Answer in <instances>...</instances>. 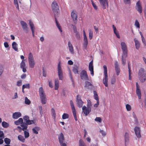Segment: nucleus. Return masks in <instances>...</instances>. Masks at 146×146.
Instances as JSON below:
<instances>
[{"instance_id": "f257e3e1", "label": "nucleus", "mask_w": 146, "mask_h": 146, "mask_svg": "<svg viewBox=\"0 0 146 146\" xmlns=\"http://www.w3.org/2000/svg\"><path fill=\"white\" fill-rule=\"evenodd\" d=\"M52 10L54 14V18L55 19L56 23V25L58 28L60 32H62V30L61 27L60 25L59 24H58V21H57L56 17L58 16V13L59 12V7L57 3L56 2L54 1L52 2Z\"/></svg>"}, {"instance_id": "f03ea898", "label": "nucleus", "mask_w": 146, "mask_h": 146, "mask_svg": "<svg viewBox=\"0 0 146 146\" xmlns=\"http://www.w3.org/2000/svg\"><path fill=\"white\" fill-rule=\"evenodd\" d=\"M121 46L123 54L122 56L121 60L122 64H125L126 63V58L127 56V45L124 42H121Z\"/></svg>"}, {"instance_id": "7ed1b4c3", "label": "nucleus", "mask_w": 146, "mask_h": 146, "mask_svg": "<svg viewBox=\"0 0 146 146\" xmlns=\"http://www.w3.org/2000/svg\"><path fill=\"white\" fill-rule=\"evenodd\" d=\"M138 74L140 81L141 82H145L146 80V72L143 68H141L139 70Z\"/></svg>"}, {"instance_id": "20e7f679", "label": "nucleus", "mask_w": 146, "mask_h": 146, "mask_svg": "<svg viewBox=\"0 0 146 146\" xmlns=\"http://www.w3.org/2000/svg\"><path fill=\"white\" fill-rule=\"evenodd\" d=\"M39 92L42 104H45L46 103V95L42 87H40L39 88Z\"/></svg>"}, {"instance_id": "39448f33", "label": "nucleus", "mask_w": 146, "mask_h": 146, "mask_svg": "<svg viewBox=\"0 0 146 146\" xmlns=\"http://www.w3.org/2000/svg\"><path fill=\"white\" fill-rule=\"evenodd\" d=\"M58 139L61 146H67L66 144L65 143H63L64 139V135L62 133H61L58 135Z\"/></svg>"}, {"instance_id": "423d86ee", "label": "nucleus", "mask_w": 146, "mask_h": 146, "mask_svg": "<svg viewBox=\"0 0 146 146\" xmlns=\"http://www.w3.org/2000/svg\"><path fill=\"white\" fill-rule=\"evenodd\" d=\"M70 104L72 112L74 119L76 121H77V119L76 116V109L74 104H73V102L72 100H70Z\"/></svg>"}, {"instance_id": "0eeeda50", "label": "nucleus", "mask_w": 146, "mask_h": 146, "mask_svg": "<svg viewBox=\"0 0 146 146\" xmlns=\"http://www.w3.org/2000/svg\"><path fill=\"white\" fill-rule=\"evenodd\" d=\"M20 23L22 26L23 30L26 33H28L29 32V28L28 27V25L27 23L24 21H21L20 22Z\"/></svg>"}, {"instance_id": "6e6552de", "label": "nucleus", "mask_w": 146, "mask_h": 146, "mask_svg": "<svg viewBox=\"0 0 146 146\" xmlns=\"http://www.w3.org/2000/svg\"><path fill=\"white\" fill-rule=\"evenodd\" d=\"M76 102L79 108H81L82 107L83 102L81 99V96L79 95L76 96Z\"/></svg>"}, {"instance_id": "1a4fd4ad", "label": "nucleus", "mask_w": 146, "mask_h": 146, "mask_svg": "<svg viewBox=\"0 0 146 146\" xmlns=\"http://www.w3.org/2000/svg\"><path fill=\"white\" fill-rule=\"evenodd\" d=\"M100 3L104 9H105L108 7V0H99Z\"/></svg>"}, {"instance_id": "9d476101", "label": "nucleus", "mask_w": 146, "mask_h": 146, "mask_svg": "<svg viewBox=\"0 0 146 146\" xmlns=\"http://www.w3.org/2000/svg\"><path fill=\"white\" fill-rule=\"evenodd\" d=\"M58 71L59 79L62 80L63 78V73L60 64H58Z\"/></svg>"}, {"instance_id": "9b49d317", "label": "nucleus", "mask_w": 146, "mask_h": 146, "mask_svg": "<svg viewBox=\"0 0 146 146\" xmlns=\"http://www.w3.org/2000/svg\"><path fill=\"white\" fill-rule=\"evenodd\" d=\"M80 76L82 80H88V77L86 71L83 70L80 73Z\"/></svg>"}, {"instance_id": "f8f14e48", "label": "nucleus", "mask_w": 146, "mask_h": 146, "mask_svg": "<svg viewBox=\"0 0 146 146\" xmlns=\"http://www.w3.org/2000/svg\"><path fill=\"white\" fill-rule=\"evenodd\" d=\"M136 93L138 96V98L140 99H141V91L140 89L139 86L138 85L137 82H136Z\"/></svg>"}, {"instance_id": "ddd939ff", "label": "nucleus", "mask_w": 146, "mask_h": 146, "mask_svg": "<svg viewBox=\"0 0 146 146\" xmlns=\"http://www.w3.org/2000/svg\"><path fill=\"white\" fill-rule=\"evenodd\" d=\"M82 112L85 114V116H87L91 111V109L87 108L86 106H84L82 108Z\"/></svg>"}, {"instance_id": "4468645a", "label": "nucleus", "mask_w": 146, "mask_h": 146, "mask_svg": "<svg viewBox=\"0 0 146 146\" xmlns=\"http://www.w3.org/2000/svg\"><path fill=\"white\" fill-rule=\"evenodd\" d=\"M134 131L135 134L138 138H140L141 137L140 134V128L139 127H136L134 128Z\"/></svg>"}, {"instance_id": "2eb2a0df", "label": "nucleus", "mask_w": 146, "mask_h": 146, "mask_svg": "<svg viewBox=\"0 0 146 146\" xmlns=\"http://www.w3.org/2000/svg\"><path fill=\"white\" fill-rule=\"evenodd\" d=\"M136 8L138 11L141 13L142 11V8L139 1L137 2L136 4Z\"/></svg>"}, {"instance_id": "dca6fc26", "label": "nucleus", "mask_w": 146, "mask_h": 146, "mask_svg": "<svg viewBox=\"0 0 146 146\" xmlns=\"http://www.w3.org/2000/svg\"><path fill=\"white\" fill-rule=\"evenodd\" d=\"M28 60L29 64H35L33 56L31 52L29 53V54Z\"/></svg>"}, {"instance_id": "f3484780", "label": "nucleus", "mask_w": 146, "mask_h": 146, "mask_svg": "<svg viewBox=\"0 0 146 146\" xmlns=\"http://www.w3.org/2000/svg\"><path fill=\"white\" fill-rule=\"evenodd\" d=\"M74 11H73L71 13V16L75 23L77 21V14L74 12Z\"/></svg>"}, {"instance_id": "a211bd4d", "label": "nucleus", "mask_w": 146, "mask_h": 146, "mask_svg": "<svg viewBox=\"0 0 146 146\" xmlns=\"http://www.w3.org/2000/svg\"><path fill=\"white\" fill-rule=\"evenodd\" d=\"M108 75H104V77L103 80V83L106 87L108 86Z\"/></svg>"}, {"instance_id": "6ab92c4d", "label": "nucleus", "mask_w": 146, "mask_h": 146, "mask_svg": "<svg viewBox=\"0 0 146 146\" xmlns=\"http://www.w3.org/2000/svg\"><path fill=\"white\" fill-rule=\"evenodd\" d=\"M21 113L19 112H15L12 115L13 118L14 119H17L21 117Z\"/></svg>"}, {"instance_id": "aec40b11", "label": "nucleus", "mask_w": 146, "mask_h": 146, "mask_svg": "<svg viewBox=\"0 0 146 146\" xmlns=\"http://www.w3.org/2000/svg\"><path fill=\"white\" fill-rule=\"evenodd\" d=\"M85 87L87 89H91L93 87V85L90 82L86 81L85 82Z\"/></svg>"}, {"instance_id": "412c9836", "label": "nucleus", "mask_w": 146, "mask_h": 146, "mask_svg": "<svg viewBox=\"0 0 146 146\" xmlns=\"http://www.w3.org/2000/svg\"><path fill=\"white\" fill-rule=\"evenodd\" d=\"M93 64H89V69L90 72V74L92 76H94V66Z\"/></svg>"}, {"instance_id": "4be33fe9", "label": "nucleus", "mask_w": 146, "mask_h": 146, "mask_svg": "<svg viewBox=\"0 0 146 146\" xmlns=\"http://www.w3.org/2000/svg\"><path fill=\"white\" fill-rule=\"evenodd\" d=\"M14 123L15 124L17 125H21L23 123V119L22 118H20L18 120L15 121Z\"/></svg>"}, {"instance_id": "5701e85b", "label": "nucleus", "mask_w": 146, "mask_h": 146, "mask_svg": "<svg viewBox=\"0 0 146 146\" xmlns=\"http://www.w3.org/2000/svg\"><path fill=\"white\" fill-rule=\"evenodd\" d=\"M134 41L135 43L136 48L137 49H138L140 47V43L139 41L136 39V38L134 39Z\"/></svg>"}, {"instance_id": "b1692460", "label": "nucleus", "mask_w": 146, "mask_h": 146, "mask_svg": "<svg viewBox=\"0 0 146 146\" xmlns=\"http://www.w3.org/2000/svg\"><path fill=\"white\" fill-rule=\"evenodd\" d=\"M68 70L69 77L72 81L73 86L74 87L75 86L74 83V81L73 78H72V75L71 74V71H70V68H68Z\"/></svg>"}, {"instance_id": "393cba45", "label": "nucleus", "mask_w": 146, "mask_h": 146, "mask_svg": "<svg viewBox=\"0 0 146 146\" xmlns=\"http://www.w3.org/2000/svg\"><path fill=\"white\" fill-rule=\"evenodd\" d=\"M40 130V128L39 127H36L32 129L33 133L35 134H38V131Z\"/></svg>"}, {"instance_id": "a878e982", "label": "nucleus", "mask_w": 146, "mask_h": 146, "mask_svg": "<svg viewBox=\"0 0 146 146\" xmlns=\"http://www.w3.org/2000/svg\"><path fill=\"white\" fill-rule=\"evenodd\" d=\"M59 81L58 79H56L55 80V89L57 90L59 88Z\"/></svg>"}, {"instance_id": "bb28decb", "label": "nucleus", "mask_w": 146, "mask_h": 146, "mask_svg": "<svg viewBox=\"0 0 146 146\" xmlns=\"http://www.w3.org/2000/svg\"><path fill=\"white\" fill-rule=\"evenodd\" d=\"M17 43L15 42H13L12 43V48L16 51H17L18 50V49L17 47Z\"/></svg>"}, {"instance_id": "cd10ccee", "label": "nucleus", "mask_w": 146, "mask_h": 146, "mask_svg": "<svg viewBox=\"0 0 146 146\" xmlns=\"http://www.w3.org/2000/svg\"><path fill=\"white\" fill-rule=\"evenodd\" d=\"M78 66H77L76 64L74 65L73 68V71L75 74L78 73Z\"/></svg>"}, {"instance_id": "c85d7f7f", "label": "nucleus", "mask_w": 146, "mask_h": 146, "mask_svg": "<svg viewBox=\"0 0 146 146\" xmlns=\"http://www.w3.org/2000/svg\"><path fill=\"white\" fill-rule=\"evenodd\" d=\"M21 126L22 127V130L25 131V130L27 129V125L25 123H23L21 125Z\"/></svg>"}, {"instance_id": "c756f323", "label": "nucleus", "mask_w": 146, "mask_h": 146, "mask_svg": "<svg viewBox=\"0 0 146 146\" xmlns=\"http://www.w3.org/2000/svg\"><path fill=\"white\" fill-rule=\"evenodd\" d=\"M115 67L116 74L117 76H118L120 72V69L119 67L118 64H115Z\"/></svg>"}, {"instance_id": "7c9ffc66", "label": "nucleus", "mask_w": 146, "mask_h": 146, "mask_svg": "<svg viewBox=\"0 0 146 146\" xmlns=\"http://www.w3.org/2000/svg\"><path fill=\"white\" fill-rule=\"evenodd\" d=\"M29 23L32 31H35L34 30L35 28L34 27V25L33 23L30 20L29 21Z\"/></svg>"}, {"instance_id": "2f4dec72", "label": "nucleus", "mask_w": 146, "mask_h": 146, "mask_svg": "<svg viewBox=\"0 0 146 146\" xmlns=\"http://www.w3.org/2000/svg\"><path fill=\"white\" fill-rule=\"evenodd\" d=\"M18 139L23 142H24L25 141V139L24 137L21 135H19L18 136Z\"/></svg>"}, {"instance_id": "473e14b6", "label": "nucleus", "mask_w": 146, "mask_h": 146, "mask_svg": "<svg viewBox=\"0 0 146 146\" xmlns=\"http://www.w3.org/2000/svg\"><path fill=\"white\" fill-rule=\"evenodd\" d=\"M2 125L3 127L5 128H7L9 126V123L4 121L2 122Z\"/></svg>"}, {"instance_id": "72a5a7b5", "label": "nucleus", "mask_w": 146, "mask_h": 146, "mask_svg": "<svg viewBox=\"0 0 146 146\" xmlns=\"http://www.w3.org/2000/svg\"><path fill=\"white\" fill-rule=\"evenodd\" d=\"M125 144L129 140V134L127 133H126L125 135Z\"/></svg>"}, {"instance_id": "f704fd0d", "label": "nucleus", "mask_w": 146, "mask_h": 146, "mask_svg": "<svg viewBox=\"0 0 146 146\" xmlns=\"http://www.w3.org/2000/svg\"><path fill=\"white\" fill-rule=\"evenodd\" d=\"M88 44V41L87 39H84L83 46L86 49Z\"/></svg>"}, {"instance_id": "c9c22d12", "label": "nucleus", "mask_w": 146, "mask_h": 146, "mask_svg": "<svg viewBox=\"0 0 146 146\" xmlns=\"http://www.w3.org/2000/svg\"><path fill=\"white\" fill-rule=\"evenodd\" d=\"M20 66L21 68L22 69L23 71V72H25L27 71L26 64H21Z\"/></svg>"}, {"instance_id": "e433bc0d", "label": "nucleus", "mask_w": 146, "mask_h": 146, "mask_svg": "<svg viewBox=\"0 0 146 146\" xmlns=\"http://www.w3.org/2000/svg\"><path fill=\"white\" fill-rule=\"evenodd\" d=\"M94 98L95 99L96 101L99 100V99L98 95L97 94V92L96 91H94Z\"/></svg>"}, {"instance_id": "4c0bfd02", "label": "nucleus", "mask_w": 146, "mask_h": 146, "mask_svg": "<svg viewBox=\"0 0 146 146\" xmlns=\"http://www.w3.org/2000/svg\"><path fill=\"white\" fill-rule=\"evenodd\" d=\"M69 116L68 114L66 113H64L62 115V119H68Z\"/></svg>"}, {"instance_id": "58836bf2", "label": "nucleus", "mask_w": 146, "mask_h": 146, "mask_svg": "<svg viewBox=\"0 0 146 146\" xmlns=\"http://www.w3.org/2000/svg\"><path fill=\"white\" fill-rule=\"evenodd\" d=\"M87 108H89V109H91V107L92 106L91 102V101L88 100H87Z\"/></svg>"}, {"instance_id": "ea45409f", "label": "nucleus", "mask_w": 146, "mask_h": 146, "mask_svg": "<svg viewBox=\"0 0 146 146\" xmlns=\"http://www.w3.org/2000/svg\"><path fill=\"white\" fill-rule=\"evenodd\" d=\"M79 146H86L84 142L82 139H80L79 140Z\"/></svg>"}, {"instance_id": "a19ab883", "label": "nucleus", "mask_w": 146, "mask_h": 146, "mask_svg": "<svg viewBox=\"0 0 146 146\" xmlns=\"http://www.w3.org/2000/svg\"><path fill=\"white\" fill-rule=\"evenodd\" d=\"M128 68L129 69V80H131V68H130V66H129V64H128Z\"/></svg>"}, {"instance_id": "79ce46f5", "label": "nucleus", "mask_w": 146, "mask_h": 146, "mask_svg": "<svg viewBox=\"0 0 146 146\" xmlns=\"http://www.w3.org/2000/svg\"><path fill=\"white\" fill-rule=\"evenodd\" d=\"M4 142L6 144H9L10 143L11 140L9 138H6L4 139Z\"/></svg>"}, {"instance_id": "37998d69", "label": "nucleus", "mask_w": 146, "mask_h": 146, "mask_svg": "<svg viewBox=\"0 0 146 146\" xmlns=\"http://www.w3.org/2000/svg\"><path fill=\"white\" fill-rule=\"evenodd\" d=\"M52 115L54 118H55L56 117V114L55 113V110L54 108H52L51 110Z\"/></svg>"}, {"instance_id": "c03bdc74", "label": "nucleus", "mask_w": 146, "mask_h": 146, "mask_svg": "<svg viewBox=\"0 0 146 146\" xmlns=\"http://www.w3.org/2000/svg\"><path fill=\"white\" fill-rule=\"evenodd\" d=\"M93 32L91 30H89V38L90 40L92 38Z\"/></svg>"}, {"instance_id": "a18cd8bd", "label": "nucleus", "mask_w": 146, "mask_h": 146, "mask_svg": "<svg viewBox=\"0 0 146 146\" xmlns=\"http://www.w3.org/2000/svg\"><path fill=\"white\" fill-rule=\"evenodd\" d=\"M34 121L33 120H27V121H26V123L27 124V125H31L34 123Z\"/></svg>"}, {"instance_id": "49530a36", "label": "nucleus", "mask_w": 146, "mask_h": 146, "mask_svg": "<svg viewBox=\"0 0 146 146\" xmlns=\"http://www.w3.org/2000/svg\"><path fill=\"white\" fill-rule=\"evenodd\" d=\"M25 103L27 105H29L31 103V101L27 97H26L25 98Z\"/></svg>"}, {"instance_id": "de8ad7c7", "label": "nucleus", "mask_w": 146, "mask_h": 146, "mask_svg": "<svg viewBox=\"0 0 146 146\" xmlns=\"http://www.w3.org/2000/svg\"><path fill=\"white\" fill-rule=\"evenodd\" d=\"M24 134L25 136V138H28L29 136V133L25 131H24Z\"/></svg>"}, {"instance_id": "09e8293b", "label": "nucleus", "mask_w": 146, "mask_h": 146, "mask_svg": "<svg viewBox=\"0 0 146 146\" xmlns=\"http://www.w3.org/2000/svg\"><path fill=\"white\" fill-rule=\"evenodd\" d=\"M135 25L138 28H139L140 27L139 23L138 20H136L135 21Z\"/></svg>"}, {"instance_id": "8fccbe9b", "label": "nucleus", "mask_w": 146, "mask_h": 146, "mask_svg": "<svg viewBox=\"0 0 146 146\" xmlns=\"http://www.w3.org/2000/svg\"><path fill=\"white\" fill-rule=\"evenodd\" d=\"M103 68L104 70V74L108 75L107 66H106L104 65L103 66Z\"/></svg>"}, {"instance_id": "3c124183", "label": "nucleus", "mask_w": 146, "mask_h": 146, "mask_svg": "<svg viewBox=\"0 0 146 146\" xmlns=\"http://www.w3.org/2000/svg\"><path fill=\"white\" fill-rule=\"evenodd\" d=\"M38 108L40 111V113L42 115V114H43L42 106H38Z\"/></svg>"}, {"instance_id": "603ef678", "label": "nucleus", "mask_w": 146, "mask_h": 146, "mask_svg": "<svg viewBox=\"0 0 146 146\" xmlns=\"http://www.w3.org/2000/svg\"><path fill=\"white\" fill-rule=\"evenodd\" d=\"M123 2L125 4H130L131 0H123Z\"/></svg>"}, {"instance_id": "864d4df0", "label": "nucleus", "mask_w": 146, "mask_h": 146, "mask_svg": "<svg viewBox=\"0 0 146 146\" xmlns=\"http://www.w3.org/2000/svg\"><path fill=\"white\" fill-rule=\"evenodd\" d=\"M22 87H23V88H30V85L29 84H27L25 85H23Z\"/></svg>"}, {"instance_id": "5fc2aeb1", "label": "nucleus", "mask_w": 146, "mask_h": 146, "mask_svg": "<svg viewBox=\"0 0 146 146\" xmlns=\"http://www.w3.org/2000/svg\"><path fill=\"white\" fill-rule=\"evenodd\" d=\"M126 107L127 110L128 111H130L131 110V106L128 104H127L126 106Z\"/></svg>"}, {"instance_id": "6e6d98bb", "label": "nucleus", "mask_w": 146, "mask_h": 146, "mask_svg": "<svg viewBox=\"0 0 146 146\" xmlns=\"http://www.w3.org/2000/svg\"><path fill=\"white\" fill-rule=\"evenodd\" d=\"M95 121H97L99 122H101L102 119L100 117H96V118Z\"/></svg>"}, {"instance_id": "4d7b16f0", "label": "nucleus", "mask_w": 146, "mask_h": 146, "mask_svg": "<svg viewBox=\"0 0 146 146\" xmlns=\"http://www.w3.org/2000/svg\"><path fill=\"white\" fill-rule=\"evenodd\" d=\"M92 4L95 10H97L98 9L97 7L96 6V5L93 2L92 0Z\"/></svg>"}, {"instance_id": "13d9d810", "label": "nucleus", "mask_w": 146, "mask_h": 146, "mask_svg": "<svg viewBox=\"0 0 146 146\" xmlns=\"http://www.w3.org/2000/svg\"><path fill=\"white\" fill-rule=\"evenodd\" d=\"M76 37L78 40H80V35L78 32L76 33Z\"/></svg>"}, {"instance_id": "bf43d9fd", "label": "nucleus", "mask_w": 146, "mask_h": 146, "mask_svg": "<svg viewBox=\"0 0 146 146\" xmlns=\"http://www.w3.org/2000/svg\"><path fill=\"white\" fill-rule=\"evenodd\" d=\"M72 26H73L72 29L74 31V33H76L78 32L77 31L76 27L74 25H72Z\"/></svg>"}, {"instance_id": "052dcab7", "label": "nucleus", "mask_w": 146, "mask_h": 146, "mask_svg": "<svg viewBox=\"0 0 146 146\" xmlns=\"http://www.w3.org/2000/svg\"><path fill=\"white\" fill-rule=\"evenodd\" d=\"M0 137L3 138L4 137V134L3 131H0Z\"/></svg>"}, {"instance_id": "680f3d73", "label": "nucleus", "mask_w": 146, "mask_h": 146, "mask_svg": "<svg viewBox=\"0 0 146 146\" xmlns=\"http://www.w3.org/2000/svg\"><path fill=\"white\" fill-rule=\"evenodd\" d=\"M100 132L102 134V136H105L106 135V133L103 130H100Z\"/></svg>"}, {"instance_id": "e2e57ef3", "label": "nucleus", "mask_w": 146, "mask_h": 146, "mask_svg": "<svg viewBox=\"0 0 146 146\" xmlns=\"http://www.w3.org/2000/svg\"><path fill=\"white\" fill-rule=\"evenodd\" d=\"M29 116H25L23 117V119L24 121H26H26H27V120H29Z\"/></svg>"}, {"instance_id": "0e129e2a", "label": "nucleus", "mask_w": 146, "mask_h": 146, "mask_svg": "<svg viewBox=\"0 0 146 146\" xmlns=\"http://www.w3.org/2000/svg\"><path fill=\"white\" fill-rule=\"evenodd\" d=\"M22 84V81L21 80L18 81L17 82V85L18 86H20Z\"/></svg>"}, {"instance_id": "69168bd1", "label": "nucleus", "mask_w": 146, "mask_h": 146, "mask_svg": "<svg viewBox=\"0 0 146 146\" xmlns=\"http://www.w3.org/2000/svg\"><path fill=\"white\" fill-rule=\"evenodd\" d=\"M3 72V68L1 66H0V76L1 75Z\"/></svg>"}, {"instance_id": "338daca9", "label": "nucleus", "mask_w": 146, "mask_h": 146, "mask_svg": "<svg viewBox=\"0 0 146 146\" xmlns=\"http://www.w3.org/2000/svg\"><path fill=\"white\" fill-rule=\"evenodd\" d=\"M69 50L71 53L72 54H74V49L73 47L69 48Z\"/></svg>"}, {"instance_id": "774afa93", "label": "nucleus", "mask_w": 146, "mask_h": 146, "mask_svg": "<svg viewBox=\"0 0 146 146\" xmlns=\"http://www.w3.org/2000/svg\"><path fill=\"white\" fill-rule=\"evenodd\" d=\"M99 103L100 102L99 100L97 101L96 103L94 105V107L96 108L97 107L99 104Z\"/></svg>"}]
</instances>
